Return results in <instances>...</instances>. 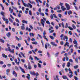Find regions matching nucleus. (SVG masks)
I'll list each match as a JSON object with an SVG mask.
<instances>
[{"label":"nucleus","mask_w":80,"mask_h":80,"mask_svg":"<svg viewBox=\"0 0 80 80\" xmlns=\"http://www.w3.org/2000/svg\"><path fill=\"white\" fill-rule=\"evenodd\" d=\"M69 73H68L67 75L70 78H72L73 77V72L72 71V70H70V68H69L68 69ZM69 73H71V75H69Z\"/></svg>","instance_id":"obj_1"},{"label":"nucleus","mask_w":80,"mask_h":80,"mask_svg":"<svg viewBox=\"0 0 80 80\" xmlns=\"http://www.w3.org/2000/svg\"><path fill=\"white\" fill-rule=\"evenodd\" d=\"M59 5H60L61 8L62 9V11H64V10H67V8H64V6H63V3L60 2Z\"/></svg>","instance_id":"obj_2"},{"label":"nucleus","mask_w":80,"mask_h":80,"mask_svg":"<svg viewBox=\"0 0 80 80\" xmlns=\"http://www.w3.org/2000/svg\"><path fill=\"white\" fill-rule=\"evenodd\" d=\"M65 5L66 7V8H67V10H70V6L69 4L67 3H66L65 4Z\"/></svg>","instance_id":"obj_3"},{"label":"nucleus","mask_w":80,"mask_h":80,"mask_svg":"<svg viewBox=\"0 0 80 80\" xmlns=\"http://www.w3.org/2000/svg\"><path fill=\"white\" fill-rule=\"evenodd\" d=\"M45 22V21H44V20H43V19H42L41 20V23L43 27H45L44 23Z\"/></svg>","instance_id":"obj_4"},{"label":"nucleus","mask_w":80,"mask_h":80,"mask_svg":"<svg viewBox=\"0 0 80 80\" xmlns=\"http://www.w3.org/2000/svg\"><path fill=\"white\" fill-rule=\"evenodd\" d=\"M8 51H9L10 52H11V53H14V49H10V47H8Z\"/></svg>","instance_id":"obj_5"},{"label":"nucleus","mask_w":80,"mask_h":80,"mask_svg":"<svg viewBox=\"0 0 80 80\" xmlns=\"http://www.w3.org/2000/svg\"><path fill=\"white\" fill-rule=\"evenodd\" d=\"M21 29L22 30H25V24H22V26H21Z\"/></svg>","instance_id":"obj_6"},{"label":"nucleus","mask_w":80,"mask_h":80,"mask_svg":"<svg viewBox=\"0 0 80 80\" xmlns=\"http://www.w3.org/2000/svg\"><path fill=\"white\" fill-rule=\"evenodd\" d=\"M9 10L10 11V13H12L13 11V9H12L11 8V7H10L9 8Z\"/></svg>","instance_id":"obj_7"},{"label":"nucleus","mask_w":80,"mask_h":80,"mask_svg":"<svg viewBox=\"0 0 80 80\" xmlns=\"http://www.w3.org/2000/svg\"><path fill=\"white\" fill-rule=\"evenodd\" d=\"M12 74L13 75H14V76L15 77H17V74L14 71H12Z\"/></svg>","instance_id":"obj_8"},{"label":"nucleus","mask_w":80,"mask_h":80,"mask_svg":"<svg viewBox=\"0 0 80 80\" xmlns=\"http://www.w3.org/2000/svg\"><path fill=\"white\" fill-rule=\"evenodd\" d=\"M71 52H68V54L69 55H71V53H73V49L72 48H71Z\"/></svg>","instance_id":"obj_9"},{"label":"nucleus","mask_w":80,"mask_h":80,"mask_svg":"<svg viewBox=\"0 0 80 80\" xmlns=\"http://www.w3.org/2000/svg\"><path fill=\"white\" fill-rule=\"evenodd\" d=\"M6 74L7 75H8V73L10 72V69H8L6 70Z\"/></svg>","instance_id":"obj_10"},{"label":"nucleus","mask_w":80,"mask_h":80,"mask_svg":"<svg viewBox=\"0 0 80 80\" xmlns=\"http://www.w3.org/2000/svg\"><path fill=\"white\" fill-rule=\"evenodd\" d=\"M6 35L7 36L8 38H10V36L11 35V33L10 32H8L7 34H6Z\"/></svg>","instance_id":"obj_11"},{"label":"nucleus","mask_w":80,"mask_h":80,"mask_svg":"<svg viewBox=\"0 0 80 80\" xmlns=\"http://www.w3.org/2000/svg\"><path fill=\"white\" fill-rule=\"evenodd\" d=\"M73 43L74 44H77V45H78V43L77 42V40L75 39L74 41H73Z\"/></svg>","instance_id":"obj_12"},{"label":"nucleus","mask_w":80,"mask_h":80,"mask_svg":"<svg viewBox=\"0 0 80 80\" xmlns=\"http://www.w3.org/2000/svg\"><path fill=\"white\" fill-rule=\"evenodd\" d=\"M26 77L28 79H30V75L29 74H28V76H26Z\"/></svg>","instance_id":"obj_13"},{"label":"nucleus","mask_w":80,"mask_h":80,"mask_svg":"<svg viewBox=\"0 0 80 80\" xmlns=\"http://www.w3.org/2000/svg\"><path fill=\"white\" fill-rule=\"evenodd\" d=\"M29 35H30V36L31 37H32H32H34V36H35V35H34L33 34V33H30Z\"/></svg>","instance_id":"obj_14"},{"label":"nucleus","mask_w":80,"mask_h":80,"mask_svg":"<svg viewBox=\"0 0 80 80\" xmlns=\"http://www.w3.org/2000/svg\"><path fill=\"white\" fill-rule=\"evenodd\" d=\"M78 68V66L77 65H76L75 66H74V68L75 69H77Z\"/></svg>","instance_id":"obj_15"},{"label":"nucleus","mask_w":80,"mask_h":80,"mask_svg":"<svg viewBox=\"0 0 80 80\" xmlns=\"http://www.w3.org/2000/svg\"><path fill=\"white\" fill-rule=\"evenodd\" d=\"M0 13L1 14V15H2L3 16V17H5V16L4 15H5V12H3L2 11H1V12H0Z\"/></svg>","instance_id":"obj_16"},{"label":"nucleus","mask_w":80,"mask_h":80,"mask_svg":"<svg viewBox=\"0 0 80 80\" xmlns=\"http://www.w3.org/2000/svg\"><path fill=\"white\" fill-rule=\"evenodd\" d=\"M43 37L44 38V39H45V40H47V42H48V39H47V38L45 35L43 36Z\"/></svg>","instance_id":"obj_17"},{"label":"nucleus","mask_w":80,"mask_h":80,"mask_svg":"<svg viewBox=\"0 0 80 80\" xmlns=\"http://www.w3.org/2000/svg\"><path fill=\"white\" fill-rule=\"evenodd\" d=\"M70 65H71L70 62H68L67 64V66L68 67H70Z\"/></svg>","instance_id":"obj_18"},{"label":"nucleus","mask_w":80,"mask_h":80,"mask_svg":"<svg viewBox=\"0 0 80 80\" xmlns=\"http://www.w3.org/2000/svg\"><path fill=\"white\" fill-rule=\"evenodd\" d=\"M22 23H26V24H27V22L25 20H23L22 21Z\"/></svg>","instance_id":"obj_19"},{"label":"nucleus","mask_w":80,"mask_h":80,"mask_svg":"<svg viewBox=\"0 0 80 80\" xmlns=\"http://www.w3.org/2000/svg\"><path fill=\"white\" fill-rule=\"evenodd\" d=\"M0 41L1 42H2L3 43H5V40H4L3 39H1L0 40Z\"/></svg>","instance_id":"obj_20"},{"label":"nucleus","mask_w":80,"mask_h":80,"mask_svg":"<svg viewBox=\"0 0 80 80\" xmlns=\"http://www.w3.org/2000/svg\"><path fill=\"white\" fill-rule=\"evenodd\" d=\"M36 75V78H37V76H38L39 75V74H38V72H36V73H34V75Z\"/></svg>","instance_id":"obj_21"},{"label":"nucleus","mask_w":80,"mask_h":80,"mask_svg":"<svg viewBox=\"0 0 80 80\" xmlns=\"http://www.w3.org/2000/svg\"><path fill=\"white\" fill-rule=\"evenodd\" d=\"M62 78H63V79H64L65 80L66 79H67V77L66 76H63Z\"/></svg>","instance_id":"obj_22"},{"label":"nucleus","mask_w":80,"mask_h":80,"mask_svg":"<svg viewBox=\"0 0 80 80\" xmlns=\"http://www.w3.org/2000/svg\"><path fill=\"white\" fill-rule=\"evenodd\" d=\"M59 54V52H57L55 54V57H57L58 56V54Z\"/></svg>","instance_id":"obj_23"},{"label":"nucleus","mask_w":80,"mask_h":80,"mask_svg":"<svg viewBox=\"0 0 80 80\" xmlns=\"http://www.w3.org/2000/svg\"><path fill=\"white\" fill-rule=\"evenodd\" d=\"M68 28L70 30H73V28H72L71 27L69 26Z\"/></svg>","instance_id":"obj_24"},{"label":"nucleus","mask_w":80,"mask_h":80,"mask_svg":"<svg viewBox=\"0 0 80 80\" xmlns=\"http://www.w3.org/2000/svg\"><path fill=\"white\" fill-rule=\"evenodd\" d=\"M30 74H31V75H35V72H32V71H30Z\"/></svg>","instance_id":"obj_25"},{"label":"nucleus","mask_w":80,"mask_h":80,"mask_svg":"<svg viewBox=\"0 0 80 80\" xmlns=\"http://www.w3.org/2000/svg\"><path fill=\"white\" fill-rule=\"evenodd\" d=\"M15 70H17V71H18V70H19V69H18V68L16 66H15Z\"/></svg>","instance_id":"obj_26"},{"label":"nucleus","mask_w":80,"mask_h":80,"mask_svg":"<svg viewBox=\"0 0 80 80\" xmlns=\"http://www.w3.org/2000/svg\"><path fill=\"white\" fill-rule=\"evenodd\" d=\"M9 20L11 22L13 23V20L12 19L10 18H9Z\"/></svg>","instance_id":"obj_27"},{"label":"nucleus","mask_w":80,"mask_h":80,"mask_svg":"<svg viewBox=\"0 0 80 80\" xmlns=\"http://www.w3.org/2000/svg\"><path fill=\"white\" fill-rule=\"evenodd\" d=\"M32 44H33L34 45H37L38 44L37 43V42H32Z\"/></svg>","instance_id":"obj_28"},{"label":"nucleus","mask_w":80,"mask_h":80,"mask_svg":"<svg viewBox=\"0 0 80 80\" xmlns=\"http://www.w3.org/2000/svg\"><path fill=\"white\" fill-rule=\"evenodd\" d=\"M72 27L73 28V29H75L76 28V27L74 25V24H73L72 25Z\"/></svg>","instance_id":"obj_29"},{"label":"nucleus","mask_w":80,"mask_h":80,"mask_svg":"<svg viewBox=\"0 0 80 80\" xmlns=\"http://www.w3.org/2000/svg\"><path fill=\"white\" fill-rule=\"evenodd\" d=\"M28 69L29 70H32V67H31V66H30V65L28 64Z\"/></svg>","instance_id":"obj_30"},{"label":"nucleus","mask_w":80,"mask_h":80,"mask_svg":"<svg viewBox=\"0 0 80 80\" xmlns=\"http://www.w3.org/2000/svg\"><path fill=\"white\" fill-rule=\"evenodd\" d=\"M72 11H69L68 12V15H70V14H72Z\"/></svg>","instance_id":"obj_31"},{"label":"nucleus","mask_w":80,"mask_h":80,"mask_svg":"<svg viewBox=\"0 0 80 80\" xmlns=\"http://www.w3.org/2000/svg\"><path fill=\"white\" fill-rule=\"evenodd\" d=\"M38 67L39 68H42V66H41V64H40L38 63Z\"/></svg>","instance_id":"obj_32"},{"label":"nucleus","mask_w":80,"mask_h":80,"mask_svg":"<svg viewBox=\"0 0 80 80\" xmlns=\"http://www.w3.org/2000/svg\"><path fill=\"white\" fill-rule=\"evenodd\" d=\"M12 8H13V9L15 10H17V8L16 7L12 6Z\"/></svg>","instance_id":"obj_33"},{"label":"nucleus","mask_w":80,"mask_h":80,"mask_svg":"<svg viewBox=\"0 0 80 80\" xmlns=\"http://www.w3.org/2000/svg\"><path fill=\"white\" fill-rule=\"evenodd\" d=\"M24 41L25 42V43H26L27 45H28V46L29 45V44H28V42H27V40H25Z\"/></svg>","instance_id":"obj_34"},{"label":"nucleus","mask_w":80,"mask_h":80,"mask_svg":"<svg viewBox=\"0 0 80 80\" xmlns=\"http://www.w3.org/2000/svg\"><path fill=\"white\" fill-rule=\"evenodd\" d=\"M28 5L29 6L30 8H32V5L30 3H28Z\"/></svg>","instance_id":"obj_35"},{"label":"nucleus","mask_w":80,"mask_h":80,"mask_svg":"<svg viewBox=\"0 0 80 80\" xmlns=\"http://www.w3.org/2000/svg\"><path fill=\"white\" fill-rule=\"evenodd\" d=\"M50 37L52 40H54V37L52 36H50Z\"/></svg>","instance_id":"obj_36"},{"label":"nucleus","mask_w":80,"mask_h":80,"mask_svg":"<svg viewBox=\"0 0 80 80\" xmlns=\"http://www.w3.org/2000/svg\"><path fill=\"white\" fill-rule=\"evenodd\" d=\"M75 62L76 63H78V58H76L75 59Z\"/></svg>","instance_id":"obj_37"},{"label":"nucleus","mask_w":80,"mask_h":80,"mask_svg":"<svg viewBox=\"0 0 80 80\" xmlns=\"http://www.w3.org/2000/svg\"><path fill=\"white\" fill-rule=\"evenodd\" d=\"M34 57L36 59V60H40V59L38 58L37 57H36L35 56H34Z\"/></svg>","instance_id":"obj_38"},{"label":"nucleus","mask_w":80,"mask_h":80,"mask_svg":"<svg viewBox=\"0 0 80 80\" xmlns=\"http://www.w3.org/2000/svg\"><path fill=\"white\" fill-rule=\"evenodd\" d=\"M15 38H16V40H18V41L20 40V39L19 38L17 37V36H16Z\"/></svg>","instance_id":"obj_39"},{"label":"nucleus","mask_w":80,"mask_h":80,"mask_svg":"<svg viewBox=\"0 0 80 80\" xmlns=\"http://www.w3.org/2000/svg\"><path fill=\"white\" fill-rule=\"evenodd\" d=\"M49 27H50V28L49 29V31L51 30H53V27L52 26L50 27V26Z\"/></svg>","instance_id":"obj_40"},{"label":"nucleus","mask_w":80,"mask_h":80,"mask_svg":"<svg viewBox=\"0 0 80 80\" xmlns=\"http://www.w3.org/2000/svg\"><path fill=\"white\" fill-rule=\"evenodd\" d=\"M47 77H48V75H45V77L46 80H49V79L48 78H47Z\"/></svg>","instance_id":"obj_41"},{"label":"nucleus","mask_w":80,"mask_h":80,"mask_svg":"<svg viewBox=\"0 0 80 80\" xmlns=\"http://www.w3.org/2000/svg\"><path fill=\"white\" fill-rule=\"evenodd\" d=\"M68 34L70 35H72V33L71 32V31H69L68 32Z\"/></svg>","instance_id":"obj_42"},{"label":"nucleus","mask_w":80,"mask_h":80,"mask_svg":"<svg viewBox=\"0 0 80 80\" xmlns=\"http://www.w3.org/2000/svg\"><path fill=\"white\" fill-rule=\"evenodd\" d=\"M16 21L17 22H18L19 23H20V21H19V20L17 19V18H16Z\"/></svg>","instance_id":"obj_43"},{"label":"nucleus","mask_w":80,"mask_h":80,"mask_svg":"<svg viewBox=\"0 0 80 80\" xmlns=\"http://www.w3.org/2000/svg\"><path fill=\"white\" fill-rule=\"evenodd\" d=\"M6 23H7V24H8V19H6Z\"/></svg>","instance_id":"obj_44"},{"label":"nucleus","mask_w":80,"mask_h":80,"mask_svg":"<svg viewBox=\"0 0 80 80\" xmlns=\"http://www.w3.org/2000/svg\"><path fill=\"white\" fill-rule=\"evenodd\" d=\"M38 53H42V51L39 50L38 51Z\"/></svg>","instance_id":"obj_45"},{"label":"nucleus","mask_w":80,"mask_h":80,"mask_svg":"<svg viewBox=\"0 0 80 80\" xmlns=\"http://www.w3.org/2000/svg\"><path fill=\"white\" fill-rule=\"evenodd\" d=\"M67 44H68V45H69V43H68V42H67L64 45L65 47H66V46L67 45Z\"/></svg>","instance_id":"obj_46"},{"label":"nucleus","mask_w":80,"mask_h":80,"mask_svg":"<svg viewBox=\"0 0 80 80\" xmlns=\"http://www.w3.org/2000/svg\"><path fill=\"white\" fill-rule=\"evenodd\" d=\"M12 31L13 32H15V29L14 28H13L12 29Z\"/></svg>","instance_id":"obj_47"},{"label":"nucleus","mask_w":80,"mask_h":80,"mask_svg":"<svg viewBox=\"0 0 80 80\" xmlns=\"http://www.w3.org/2000/svg\"><path fill=\"white\" fill-rule=\"evenodd\" d=\"M33 66L34 68H37V66L36 64H34Z\"/></svg>","instance_id":"obj_48"},{"label":"nucleus","mask_w":80,"mask_h":80,"mask_svg":"<svg viewBox=\"0 0 80 80\" xmlns=\"http://www.w3.org/2000/svg\"><path fill=\"white\" fill-rule=\"evenodd\" d=\"M28 42H30V38L29 37L28 38Z\"/></svg>","instance_id":"obj_49"},{"label":"nucleus","mask_w":80,"mask_h":80,"mask_svg":"<svg viewBox=\"0 0 80 80\" xmlns=\"http://www.w3.org/2000/svg\"><path fill=\"white\" fill-rule=\"evenodd\" d=\"M29 14L30 15H32V11L31 10L29 11Z\"/></svg>","instance_id":"obj_50"},{"label":"nucleus","mask_w":80,"mask_h":80,"mask_svg":"<svg viewBox=\"0 0 80 80\" xmlns=\"http://www.w3.org/2000/svg\"><path fill=\"white\" fill-rule=\"evenodd\" d=\"M65 28H68V24L67 23H66V25L65 26Z\"/></svg>","instance_id":"obj_51"},{"label":"nucleus","mask_w":80,"mask_h":80,"mask_svg":"<svg viewBox=\"0 0 80 80\" xmlns=\"http://www.w3.org/2000/svg\"><path fill=\"white\" fill-rule=\"evenodd\" d=\"M7 66L8 67H11V64H7Z\"/></svg>","instance_id":"obj_52"},{"label":"nucleus","mask_w":80,"mask_h":80,"mask_svg":"<svg viewBox=\"0 0 80 80\" xmlns=\"http://www.w3.org/2000/svg\"><path fill=\"white\" fill-rule=\"evenodd\" d=\"M2 18L3 19V20H4V21H6V19H5V17H3Z\"/></svg>","instance_id":"obj_53"},{"label":"nucleus","mask_w":80,"mask_h":80,"mask_svg":"<svg viewBox=\"0 0 80 80\" xmlns=\"http://www.w3.org/2000/svg\"><path fill=\"white\" fill-rule=\"evenodd\" d=\"M55 28H56V30H58V28H59L58 26H55Z\"/></svg>","instance_id":"obj_54"},{"label":"nucleus","mask_w":80,"mask_h":80,"mask_svg":"<svg viewBox=\"0 0 80 80\" xmlns=\"http://www.w3.org/2000/svg\"><path fill=\"white\" fill-rule=\"evenodd\" d=\"M64 56L65 57H68V53H65L64 54Z\"/></svg>","instance_id":"obj_55"},{"label":"nucleus","mask_w":80,"mask_h":80,"mask_svg":"<svg viewBox=\"0 0 80 80\" xmlns=\"http://www.w3.org/2000/svg\"><path fill=\"white\" fill-rule=\"evenodd\" d=\"M58 16L60 18H62V15L61 14H58Z\"/></svg>","instance_id":"obj_56"},{"label":"nucleus","mask_w":80,"mask_h":80,"mask_svg":"<svg viewBox=\"0 0 80 80\" xmlns=\"http://www.w3.org/2000/svg\"><path fill=\"white\" fill-rule=\"evenodd\" d=\"M65 63H63L62 65V66L63 68H64V67H65Z\"/></svg>","instance_id":"obj_57"},{"label":"nucleus","mask_w":80,"mask_h":80,"mask_svg":"<svg viewBox=\"0 0 80 80\" xmlns=\"http://www.w3.org/2000/svg\"><path fill=\"white\" fill-rule=\"evenodd\" d=\"M3 63H4L2 61H1L0 62V64H1V65H3Z\"/></svg>","instance_id":"obj_58"},{"label":"nucleus","mask_w":80,"mask_h":80,"mask_svg":"<svg viewBox=\"0 0 80 80\" xmlns=\"http://www.w3.org/2000/svg\"><path fill=\"white\" fill-rule=\"evenodd\" d=\"M38 36L39 37H40L41 39L42 38V36H41L40 35L38 34Z\"/></svg>","instance_id":"obj_59"},{"label":"nucleus","mask_w":80,"mask_h":80,"mask_svg":"<svg viewBox=\"0 0 80 80\" xmlns=\"http://www.w3.org/2000/svg\"><path fill=\"white\" fill-rule=\"evenodd\" d=\"M50 18L52 19H53V15L51 14L50 16Z\"/></svg>","instance_id":"obj_60"},{"label":"nucleus","mask_w":80,"mask_h":80,"mask_svg":"<svg viewBox=\"0 0 80 80\" xmlns=\"http://www.w3.org/2000/svg\"><path fill=\"white\" fill-rule=\"evenodd\" d=\"M59 62H60V59L59 58H58L57 61V62L58 63H59Z\"/></svg>","instance_id":"obj_61"},{"label":"nucleus","mask_w":80,"mask_h":80,"mask_svg":"<svg viewBox=\"0 0 80 80\" xmlns=\"http://www.w3.org/2000/svg\"><path fill=\"white\" fill-rule=\"evenodd\" d=\"M74 74L75 75H76L77 76L78 74H77V72L76 71H75L74 72Z\"/></svg>","instance_id":"obj_62"},{"label":"nucleus","mask_w":80,"mask_h":80,"mask_svg":"<svg viewBox=\"0 0 80 80\" xmlns=\"http://www.w3.org/2000/svg\"><path fill=\"white\" fill-rule=\"evenodd\" d=\"M74 78L75 80H78V78H77V77L76 76H74Z\"/></svg>","instance_id":"obj_63"},{"label":"nucleus","mask_w":80,"mask_h":80,"mask_svg":"<svg viewBox=\"0 0 80 80\" xmlns=\"http://www.w3.org/2000/svg\"><path fill=\"white\" fill-rule=\"evenodd\" d=\"M63 43H64L63 42V41H61L60 42V44L61 45H63Z\"/></svg>","instance_id":"obj_64"}]
</instances>
